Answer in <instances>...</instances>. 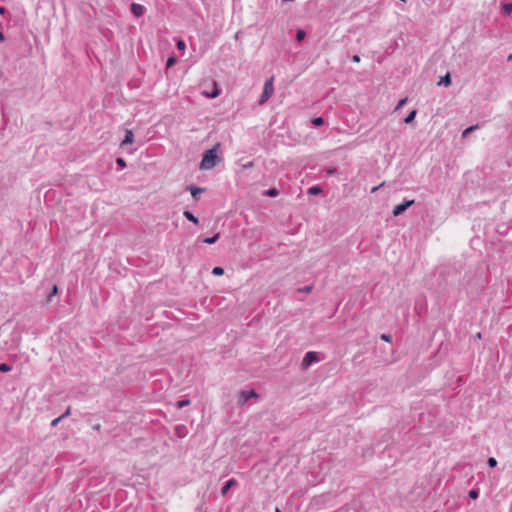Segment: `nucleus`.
<instances>
[{"label": "nucleus", "instance_id": "1", "mask_svg": "<svg viewBox=\"0 0 512 512\" xmlns=\"http://www.w3.org/2000/svg\"><path fill=\"white\" fill-rule=\"evenodd\" d=\"M220 148L221 143L217 142L212 148L204 151L199 165L201 170H211L222 161V158L218 155Z\"/></svg>", "mask_w": 512, "mask_h": 512}, {"label": "nucleus", "instance_id": "2", "mask_svg": "<svg viewBox=\"0 0 512 512\" xmlns=\"http://www.w3.org/2000/svg\"><path fill=\"white\" fill-rule=\"evenodd\" d=\"M273 80L274 78L271 77L265 81L263 92L260 96L259 103L264 104L273 94L274 88H273Z\"/></svg>", "mask_w": 512, "mask_h": 512}, {"label": "nucleus", "instance_id": "3", "mask_svg": "<svg viewBox=\"0 0 512 512\" xmlns=\"http://www.w3.org/2000/svg\"><path fill=\"white\" fill-rule=\"evenodd\" d=\"M320 361V358L318 356V353L315 351H308L302 362H301V368L303 370L308 369L313 363H318Z\"/></svg>", "mask_w": 512, "mask_h": 512}, {"label": "nucleus", "instance_id": "4", "mask_svg": "<svg viewBox=\"0 0 512 512\" xmlns=\"http://www.w3.org/2000/svg\"><path fill=\"white\" fill-rule=\"evenodd\" d=\"M259 395L254 389L250 390H242L238 397V404L240 406L245 405L250 399L252 398H258Z\"/></svg>", "mask_w": 512, "mask_h": 512}, {"label": "nucleus", "instance_id": "5", "mask_svg": "<svg viewBox=\"0 0 512 512\" xmlns=\"http://www.w3.org/2000/svg\"><path fill=\"white\" fill-rule=\"evenodd\" d=\"M413 204H414V200H406V199H404V201L402 203L397 204L396 206H394V208L392 210L393 216L398 217V216L402 215Z\"/></svg>", "mask_w": 512, "mask_h": 512}, {"label": "nucleus", "instance_id": "6", "mask_svg": "<svg viewBox=\"0 0 512 512\" xmlns=\"http://www.w3.org/2000/svg\"><path fill=\"white\" fill-rule=\"evenodd\" d=\"M145 8L141 4L132 3L131 12L135 17H141L144 14Z\"/></svg>", "mask_w": 512, "mask_h": 512}, {"label": "nucleus", "instance_id": "7", "mask_svg": "<svg viewBox=\"0 0 512 512\" xmlns=\"http://www.w3.org/2000/svg\"><path fill=\"white\" fill-rule=\"evenodd\" d=\"M187 190L190 191L192 197L195 200H198L199 199V195L205 191V188L194 186V185H190V186L187 187Z\"/></svg>", "mask_w": 512, "mask_h": 512}, {"label": "nucleus", "instance_id": "8", "mask_svg": "<svg viewBox=\"0 0 512 512\" xmlns=\"http://www.w3.org/2000/svg\"><path fill=\"white\" fill-rule=\"evenodd\" d=\"M237 485V480L235 478H231L229 479L225 484L224 486L222 487L221 489V495L222 496H226L229 492V490L233 487Z\"/></svg>", "mask_w": 512, "mask_h": 512}, {"label": "nucleus", "instance_id": "9", "mask_svg": "<svg viewBox=\"0 0 512 512\" xmlns=\"http://www.w3.org/2000/svg\"><path fill=\"white\" fill-rule=\"evenodd\" d=\"M134 141V134L131 130H126L124 139L122 140L121 146L132 144Z\"/></svg>", "mask_w": 512, "mask_h": 512}, {"label": "nucleus", "instance_id": "10", "mask_svg": "<svg viewBox=\"0 0 512 512\" xmlns=\"http://www.w3.org/2000/svg\"><path fill=\"white\" fill-rule=\"evenodd\" d=\"M58 292H59L58 286L56 284H54L52 286L51 291L47 294L46 302L51 303L53 301V297L56 296L58 294Z\"/></svg>", "mask_w": 512, "mask_h": 512}, {"label": "nucleus", "instance_id": "11", "mask_svg": "<svg viewBox=\"0 0 512 512\" xmlns=\"http://www.w3.org/2000/svg\"><path fill=\"white\" fill-rule=\"evenodd\" d=\"M183 216H184L187 220L191 221V222H192V223H194V224H198V223H199L198 218H197V217H196V216H195L191 211H189V210H185V211L183 212Z\"/></svg>", "mask_w": 512, "mask_h": 512}, {"label": "nucleus", "instance_id": "12", "mask_svg": "<svg viewBox=\"0 0 512 512\" xmlns=\"http://www.w3.org/2000/svg\"><path fill=\"white\" fill-rule=\"evenodd\" d=\"M307 193L309 195H320L323 193V189L321 186L315 185V186L308 188Z\"/></svg>", "mask_w": 512, "mask_h": 512}, {"label": "nucleus", "instance_id": "13", "mask_svg": "<svg viewBox=\"0 0 512 512\" xmlns=\"http://www.w3.org/2000/svg\"><path fill=\"white\" fill-rule=\"evenodd\" d=\"M451 84V76L449 73H446L444 76L440 78L438 85L449 86Z\"/></svg>", "mask_w": 512, "mask_h": 512}, {"label": "nucleus", "instance_id": "14", "mask_svg": "<svg viewBox=\"0 0 512 512\" xmlns=\"http://www.w3.org/2000/svg\"><path fill=\"white\" fill-rule=\"evenodd\" d=\"M416 115H417V110H415V109L411 110L408 113V115L405 117L404 122L406 124H411L415 120Z\"/></svg>", "mask_w": 512, "mask_h": 512}, {"label": "nucleus", "instance_id": "15", "mask_svg": "<svg viewBox=\"0 0 512 512\" xmlns=\"http://www.w3.org/2000/svg\"><path fill=\"white\" fill-rule=\"evenodd\" d=\"M501 11L506 14V15H510L512 14V3L511 2H508V3H502L501 4Z\"/></svg>", "mask_w": 512, "mask_h": 512}, {"label": "nucleus", "instance_id": "16", "mask_svg": "<svg viewBox=\"0 0 512 512\" xmlns=\"http://www.w3.org/2000/svg\"><path fill=\"white\" fill-rule=\"evenodd\" d=\"M220 237V234L219 233H216L215 235L211 236V237H206L202 240L203 243L205 244H214L218 241Z\"/></svg>", "mask_w": 512, "mask_h": 512}, {"label": "nucleus", "instance_id": "17", "mask_svg": "<svg viewBox=\"0 0 512 512\" xmlns=\"http://www.w3.org/2000/svg\"><path fill=\"white\" fill-rule=\"evenodd\" d=\"M263 195L273 198V197H277L279 195V191L277 188H270V189L265 190L263 192Z\"/></svg>", "mask_w": 512, "mask_h": 512}, {"label": "nucleus", "instance_id": "18", "mask_svg": "<svg viewBox=\"0 0 512 512\" xmlns=\"http://www.w3.org/2000/svg\"><path fill=\"white\" fill-rule=\"evenodd\" d=\"M311 123L314 127H320L325 123V120L323 117H314L312 118Z\"/></svg>", "mask_w": 512, "mask_h": 512}, {"label": "nucleus", "instance_id": "19", "mask_svg": "<svg viewBox=\"0 0 512 512\" xmlns=\"http://www.w3.org/2000/svg\"><path fill=\"white\" fill-rule=\"evenodd\" d=\"M188 405H190V399H182L176 402V408L178 409H182Z\"/></svg>", "mask_w": 512, "mask_h": 512}, {"label": "nucleus", "instance_id": "20", "mask_svg": "<svg viewBox=\"0 0 512 512\" xmlns=\"http://www.w3.org/2000/svg\"><path fill=\"white\" fill-rule=\"evenodd\" d=\"M306 37V32L303 29H298L296 32L297 42H302Z\"/></svg>", "mask_w": 512, "mask_h": 512}, {"label": "nucleus", "instance_id": "21", "mask_svg": "<svg viewBox=\"0 0 512 512\" xmlns=\"http://www.w3.org/2000/svg\"><path fill=\"white\" fill-rule=\"evenodd\" d=\"M220 94V90L217 88L216 83L214 82V89L211 93H205V95L209 98H216Z\"/></svg>", "mask_w": 512, "mask_h": 512}, {"label": "nucleus", "instance_id": "22", "mask_svg": "<svg viewBox=\"0 0 512 512\" xmlns=\"http://www.w3.org/2000/svg\"><path fill=\"white\" fill-rule=\"evenodd\" d=\"M478 128V125L469 126L462 132V137H467L470 133H472L474 130Z\"/></svg>", "mask_w": 512, "mask_h": 512}, {"label": "nucleus", "instance_id": "23", "mask_svg": "<svg viewBox=\"0 0 512 512\" xmlns=\"http://www.w3.org/2000/svg\"><path fill=\"white\" fill-rule=\"evenodd\" d=\"M12 370V366L7 363H0V372L7 373Z\"/></svg>", "mask_w": 512, "mask_h": 512}, {"label": "nucleus", "instance_id": "24", "mask_svg": "<svg viewBox=\"0 0 512 512\" xmlns=\"http://www.w3.org/2000/svg\"><path fill=\"white\" fill-rule=\"evenodd\" d=\"M212 274L215 276H222L224 274V268L216 266L212 269Z\"/></svg>", "mask_w": 512, "mask_h": 512}, {"label": "nucleus", "instance_id": "25", "mask_svg": "<svg viewBox=\"0 0 512 512\" xmlns=\"http://www.w3.org/2000/svg\"><path fill=\"white\" fill-rule=\"evenodd\" d=\"M177 62V57L176 56H170L168 59H167V62H166V68H170L172 67L173 65H175Z\"/></svg>", "mask_w": 512, "mask_h": 512}, {"label": "nucleus", "instance_id": "26", "mask_svg": "<svg viewBox=\"0 0 512 512\" xmlns=\"http://www.w3.org/2000/svg\"><path fill=\"white\" fill-rule=\"evenodd\" d=\"M471 499H477L479 497V491L477 489H471L468 493Z\"/></svg>", "mask_w": 512, "mask_h": 512}, {"label": "nucleus", "instance_id": "27", "mask_svg": "<svg viewBox=\"0 0 512 512\" xmlns=\"http://www.w3.org/2000/svg\"><path fill=\"white\" fill-rule=\"evenodd\" d=\"M487 465L490 468H494V467L497 466V460L494 457H489L488 460H487Z\"/></svg>", "mask_w": 512, "mask_h": 512}, {"label": "nucleus", "instance_id": "28", "mask_svg": "<svg viewBox=\"0 0 512 512\" xmlns=\"http://www.w3.org/2000/svg\"><path fill=\"white\" fill-rule=\"evenodd\" d=\"M407 101H408V98H403V99H401V100L398 102V104H397V106H396L395 110H399V109H401V108H402V107L407 103Z\"/></svg>", "mask_w": 512, "mask_h": 512}, {"label": "nucleus", "instance_id": "29", "mask_svg": "<svg viewBox=\"0 0 512 512\" xmlns=\"http://www.w3.org/2000/svg\"><path fill=\"white\" fill-rule=\"evenodd\" d=\"M116 163H117V165H118V166H120L121 168L126 167V161H125L123 158H121V157H119V158H117V159H116Z\"/></svg>", "mask_w": 512, "mask_h": 512}, {"label": "nucleus", "instance_id": "30", "mask_svg": "<svg viewBox=\"0 0 512 512\" xmlns=\"http://www.w3.org/2000/svg\"><path fill=\"white\" fill-rule=\"evenodd\" d=\"M380 338H381L383 341L388 342V343H390V342L392 341V336H391V335H389V334H382V335L380 336Z\"/></svg>", "mask_w": 512, "mask_h": 512}, {"label": "nucleus", "instance_id": "31", "mask_svg": "<svg viewBox=\"0 0 512 512\" xmlns=\"http://www.w3.org/2000/svg\"><path fill=\"white\" fill-rule=\"evenodd\" d=\"M62 420H64L61 416L55 418L51 422V427H56Z\"/></svg>", "mask_w": 512, "mask_h": 512}, {"label": "nucleus", "instance_id": "32", "mask_svg": "<svg viewBox=\"0 0 512 512\" xmlns=\"http://www.w3.org/2000/svg\"><path fill=\"white\" fill-rule=\"evenodd\" d=\"M70 415H71V407H70V406H68V407L66 408L65 412H64L63 414H61L60 416H61L63 419H65V418H67V417H68V416H70Z\"/></svg>", "mask_w": 512, "mask_h": 512}, {"label": "nucleus", "instance_id": "33", "mask_svg": "<svg viewBox=\"0 0 512 512\" xmlns=\"http://www.w3.org/2000/svg\"><path fill=\"white\" fill-rule=\"evenodd\" d=\"M312 288H313L312 286H305L303 288L298 289V291L302 292V293H309L312 291Z\"/></svg>", "mask_w": 512, "mask_h": 512}, {"label": "nucleus", "instance_id": "34", "mask_svg": "<svg viewBox=\"0 0 512 512\" xmlns=\"http://www.w3.org/2000/svg\"><path fill=\"white\" fill-rule=\"evenodd\" d=\"M185 47H186V45H185V43H184V41H183V40H178V41H177V48H178L179 50H184V49H185Z\"/></svg>", "mask_w": 512, "mask_h": 512}, {"label": "nucleus", "instance_id": "35", "mask_svg": "<svg viewBox=\"0 0 512 512\" xmlns=\"http://www.w3.org/2000/svg\"><path fill=\"white\" fill-rule=\"evenodd\" d=\"M326 172H327L328 175H335L337 173V169L335 167H329L326 170Z\"/></svg>", "mask_w": 512, "mask_h": 512}, {"label": "nucleus", "instance_id": "36", "mask_svg": "<svg viewBox=\"0 0 512 512\" xmlns=\"http://www.w3.org/2000/svg\"><path fill=\"white\" fill-rule=\"evenodd\" d=\"M351 60L355 63H359L360 62V56L359 55H354Z\"/></svg>", "mask_w": 512, "mask_h": 512}, {"label": "nucleus", "instance_id": "37", "mask_svg": "<svg viewBox=\"0 0 512 512\" xmlns=\"http://www.w3.org/2000/svg\"><path fill=\"white\" fill-rule=\"evenodd\" d=\"M254 166V163L252 161L248 162L247 164L244 165V168L245 169H249V168H252Z\"/></svg>", "mask_w": 512, "mask_h": 512}, {"label": "nucleus", "instance_id": "38", "mask_svg": "<svg viewBox=\"0 0 512 512\" xmlns=\"http://www.w3.org/2000/svg\"><path fill=\"white\" fill-rule=\"evenodd\" d=\"M7 12L5 7L0 6V15H4Z\"/></svg>", "mask_w": 512, "mask_h": 512}, {"label": "nucleus", "instance_id": "39", "mask_svg": "<svg viewBox=\"0 0 512 512\" xmlns=\"http://www.w3.org/2000/svg\"><path fill=\"white\" fill-rule=\"evenodd\" d=\"M5 40V36L2 31H0V42H3Z\"/></svg>", "mask_w": 512, "mask_h": 512}, {"label": "nucleus", "instance_id": "40", "mask_svg": "<svg viewBox=\"0 0 512 512\" xmlns=\"http://www.w3.org/2000/svg\"><path fill=\"white\" fill-rule=\"evenodd\" d=\"M94 429L99 431L100 430V424L95 425Z\"/></svg>", "mask_w": 512, "mask_h": 512}, {"label": "nucleus", "instance_id": "41", "mask_svg": "<svg viewBox=\"0 0 512 512\" xmlns=\"http://www.w3.org/2000/svg\"><path fill=\"white\" fill-rule=\"evenodd\" d=\"M275 512H281V510L279 508H276Z\"/></svg>", "mask_w": 512, "mask_h": 512}]
</instances>
